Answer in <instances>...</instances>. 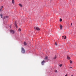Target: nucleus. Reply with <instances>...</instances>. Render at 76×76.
<instances>
[{"label": "nucleus", "mask_w": 76, "mask_h": 76, "mask_svg": "<svg viewBox=\"0 0 76 76\" xmlns=\"http://www.w3.org/2000/svg\"><path fill=\"white\" fill-rule=\"evenodd\" d=\"M21 52L22 53H25V49H24V48H23V47H22L21 48Z\"/></svg>", "instance_id": "1"}, {"label": "nucleus", "mask_w": 76, "mask_h": 76, "mask_svg": "<svg viewBox=\"0 0 76 76\" xmlns=\"http://www.w3.org/2000/svg\"><path fill=\"white\" fill-rule=\"evenodd\" d=\"M10 32L12 33V34H15V31L13 30H10Z\"/></svg>", "instance_id": "2"}, {"label": "nucleus", "mask_w": 76, "mask_h": 76, "mask_svg": "<svg viewBox=\"0 0 76 76\" xmlns=\"http://www.w3.org/2000/svg\"><path fill=\"white\" fill-rule=\"evenodd\" d=\"M45 63V61H43L42 62V65H44V63Z\"/></svg>", "instance_id": "3"}, {"label": "nucleus", "mask_w": 76, "mask_h": 76, "mask_svg": "<svg viewBox=\"0 0 76 76\" xmlns=\"http://www.w3.org/2000/svg\"><path fill=\"white\" fill-rule=\"evenodd\" d=\"M36 29L38 30V31H39V30H40V29H39V28L37 27L36 28Z\"/></svg>", "instance_id": "4"}, {"label": "nucleus", "mask_w": 76, "mask_h": 76, "mask_svg": "<svg viewBox=\"0 0 76 76\" xmlns=\"http://www.w3.org/2000/svg\"><path fill=\"white\" fill-rule=\"evenodd\" d=\"M67 58L68 59V60H70V58L69 56H67Z\"/></svg>", "instance_id": "5"}, {"label": "nucleus", "mask_w": 76, "mask_h": 76, "mask_svg": "<svg viewBox=\"0 0 76 76\" xmlns=\"http://www.w3.org/2000/svg\"><path fill=\"white\" fill-rule=\"evenodd\" d=\"M48 59V57L47 56H46L45 58V60H47Z\"/></svg>", "instance_id": "6"}, {"label": "nucleus", "mask_w": 76, "mask_h": 76, "mask_svg": "<svg viewBox=\"0 0 76 76\" xmlns=\"http://www.w3.org/2000/svg\"><path fill=\"white\" fill-rule=\"evenodd\" d=\"M60 29H62V25H60Z\"/></svg>", "instance_id": "7"}, {"label": "nucleus", "mask_w": 76, "mask_h": 76, "mask_svg": "<svg viewBox=\"0 0 76 76\" xmlns=\"http://www.w3.org/2000/svg\"><path fill=\"white\" fill-rule=\"evenodd\" d=\"M19 4V5L20 6V7H22L23 6H22V4Z\"/></svg>", "instance_id": "8"}, {"label": "nucleus", "mask_w": 76, "mask_h": 76, "mask_svg": "<svg viewBox=\"0 0 76 76\" xmlns=\"http://www.w3.org/2000/svg\"><path fill=\"white\" fill-rule=\"evenodd\" d=\"M24 45H27V44H26V42H24Z\"/></svg>", "instance_id": "9"}, {"label": "nucleus", "mask_w": 76, "mask_h": 76, "mask_svg": "<svg viewBox=\"0 0 76 76\" xmlns=\"http://www.w3.org/2000/svg\"><path fill=\"white\" fill-rule=\"evenodd\" d=\"M18 31H19L20 32V31H21V29H20V28H19L18 29Z\"/></svg>", "instance_id": "10"}, {"label": "nucleus", "mask_w": 76, "mask_h": 76, "mask_svg": "<svg viewBox=\"0 0 76 76\" xmlns=\"http://www.w3.org/2000/svg\"><path fill=\"white\" fill-rule=\"evenodd\" d=\"M0 15L1 16V18H2V16H3V14H1Z\"/></svg>", "instance_id": "11"}, {"label": "nucleus", "mask_w": 76, "mask_h": 76, "mask_svg": "<svg viewBox=\"0 0 76 76\" xmlns=\"http://www.w3.org/2000/svg\"><path fill=\"white\" fill-rule=\"evenodd\" d=\"M61 21H62V19L60 18V22H61Z\"/></svg>", "instance_id": "12"}, {"label": "nucleus", "mask_w": 76, "mask_h": 76, "mask_svg": "<svg viewBox=\"0 0 76 76\" xmlns=\"http://www.w3.org/2000/svg\"><path fill=\"white\" fill-rule=\"evenodd\" d=\"M70 63H72V61L71 60H70Z\"/></svg>", "instance_id": "13"}, {"label": "nucleus", "mask_w": 76, "mask_h": 76, "mask_svg": "<svg viewBox=\"0 0 76 76\" xmlns=\"http://www.w3.org/2000/svg\"><path fill=\"white\" fill-rule=\"evenodd\" d=\"M12 3L13 4V3H14V0H12Z\"/></svg>", "instance_id": "14"}, {"label": "nucleus", "mask_w": 76, "mask_h": 76, "mask_svg": "<svg viewBox=\"0 0 76 76\" xmlns=\"http://www.w3.org/2000/svg\"><path fill=\"white\" fill-rule=\"evenodd\" d=\"M55 44V45H56V46H57V42H56Z\"/></svg>", "instance_id": "15"}, {"label": "nucleus", "mask_w": 76, "mask_h": 76, "mask_svg": "<svg viewBox=\"0 0 76 76\" xmlns=\"http://www.w3.org/2000/svg\"><path fill=\"white\" fill-rule=\"evenodd\" d=\"M55 73H57V70H55Z\"/></svg>", "instance_id": "16"}, {"label": "nucleus", "mask_w": 76, "mask_h": 76, "mask_svg": "<svg viewBox=\"0 0 76 76\" xmlns=\"http://www.w3.org/2000/svg\"><path fill=\"white\" fill-rule=\"evenodd\" d=\"M56 58L57 57H56V56H55V57L53 59H56Z\"/></svg>", "instance_id": "17"}, {"label": "nucleus", "mask_w": 76, "mask_h": 76, "mask_svg": "<svg viewBox=\"0 0 76 76\" xmlns=\"http://www.w3.org/2000/svg\"><path fill=\"white\" fill-rule=\"evenodd\" d=\"M59 66H60V67H61L62 66V64L59 65Z\"/></svg>", "instance_id": "18"}, {"label": "nucleus", "mask_w": 76, "mask_h": 76, "mask_svg": "<svg viewBox=\"0 0 76 76\" xmlns=\"http://www.w3.org/2000/svg\"><path fill=\"white\" fill-rule=\"evenodd\" d=\"M8 18V16H6L5 17V18Z\"/></svg>", "instance_id": "19"}, {"label": "nucleus", "mask_w": 76, "mask_h": 76, "mask_svg": "<svg viewBox=\"0 0 76 76\" xmlns=\"http://www.w3.org/2000/svg\"><path fill=\"white\" fill-rule=\"evenodd\" d=\"M15 26L17 27V25L16 24V23H15Z\"/></svg>", "instance_id": "20"}, {"label": "nucleus", "mask_w": 76, "mask_h": 76, "mask_svg": "<svg viewBox=\"0 0 76 76\" xmlns=\"http://www.w3.org/2000/svg\"><path fill=\"white\" fill-rule=\"evenodd\" d=\"M65 37L64 38V39H66V36H64Z\"/></svg>", "instance_id": "21"}, {"label": "nucleus", "mask_w": 76, "mask_h": 76, "mask_svg": "<svg viewBox=\"0 0 76 76\" xmlns=\"http://www.w3.org/2000/svg\"><path fill=\"white\" fill-rule=\"evenodd\" d=\"M1 10H2V8H3V7L2 6H1Z\"/></svg>", "instance_id": "22"}, {"label": "nucleus", "mask_w": 76, "mask_h": 76, "mask_svg": "<svg viewBox=\"0 0 76 76\" xmlns=\"http://www.w3.org/2000/svg\"><path fill=\"white\" fill-rule=\"evenodd\" d=\"M2 10H1V9L0 8V11H1Z\"/></svg>", "instance_id": "23"}, {"label": "nucleus", "mask_w": 76, "mask_h": 76, "mask_svg": "<svg viewBox=\"0 0 76 76\" xmlns=\"http://www.w3.org/2000/svg\"><path fill=\"white\" fill-rule=\"evenodd\" d=\"M67 76V74H66V75H65V76Z\"/></svg>", "instance_id": "24"}, {"label": "nucleus", "mask_w": 76, "mask_h": 76, "mask_svg": "<svg viewBox=\"0 0 76 76\" xmlns=\"http://www.w3.org/2000/svg\"><path fill=\"white\" fill-rule=\"evenodd\" d=\"M72 23L71 24V26H72Z\"/></svg>", "instance_id": "25"}, {"label": "nucleus", "mask_w": 76, "mask_h": 76, "mask_svg": "<svg viewBox=\"0 0 76 76\" xmlns=\"http://www.w3.org/2000/svg\"><path fill=\"white\" fill-rule=\"evenodd\" d=\"M64 36H62V38H64Z\"/></svg>", "instance_id": "26"}, {"label": "nucleus", "mask_w": 76, "mask_h": 76, "mask_svg": "<svg viewBox=\"0 0 76 76\" xmlns=\"http://www.w3.org/2000/svg\"><path fill=\"white\" fill-rule=\"evenodd\" d=\"M71 76H73V75H71Z\"/></svg>", "instance_id": "27"}, {"label": "nucleus", "mask_w": 76, "mask_h": 76, "mask_svg": "<svg viewBox=\"0 0 76 76\" xmlns=\"http://www.w3.org/2000/svg\"><path fill=\"white\" fill-rule=\"evenodd\" d=\"M34 29H35V27H34Z\"/></svg>", "instance_id": "28"}, {"label": "nucleus", "mask_w": 76, "mask_h": 76, "mask_svg": "<svg viewBox=\"0 0 76 76\" xmlns=\"http://www.w3.org/2000/svg\"><path fill=\"white\" fill-rule=\"evenodd\" d=\"M72 67H70V68H72Z\"/></svg>", "instance_id": "29"}]
</instances>
